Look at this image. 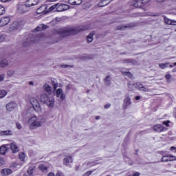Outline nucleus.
<instances>
[{
    "label": "nucleus",
    "mask_w": 176,
    "mask_h": 176,
    "mask_svg": "<svg viewBox=\"0 0 176 176\" xmlns=\"http://www.w3.org/2000/svg\"><path fill=\"white\" fill-rule=\"evenodd\" d=\"M86 30H89V28L86 26H80L76 28H64L63 29H59L55 32V34H58L62 38L65 36H68V35H73V34H78V32H80V31H86Z\"/></svg>",
    "instance_id": "nucleus-1"
},
{
    "label": "nucleus",
    "mask_w": 176,
    "mask_h": 176,
    "mask_svg": "<svg viewBox=\"0 0 176 176\" xmlns=\"http://www.w3.org/2000/svg\"><path fill=\"white\" fill-rule=\"evenodd\" d=\"M28 122L30 130H36L38 127H42V125L46 120L45 118L39 119L36 116H33L31 117Z\"/></svg>",
    "instance_id": "nucleus-2"
},
{
    "label": "nucleus",
    "mask_w": 176,
    "mask_h": 176,
    "mask_svg": "<svg viewBox=\"0 0 176 176\" xmlns=\"http://www.w3.org/2000/svg\"><path fill=\"white\" fill-rule=\"evenodd\" d=\"M41 102L46 104L49 108H53L54 107V96H47V94H42L40 97Z\"/></svg>",
    "instance_id": "nucleus-3"
},
{
    "label": "nucleus",
    "mask_w": 176,
    "mask_h": 176,
    "mask_svg": "<svg viewBox=\"0 0 176 176\" xmlns=\"http://www.w3.org/2000/svg\"><path fill=\"white\" fill-rule=\"evenodd\" d=\"M16 10L19 13H26L30 10L25 3H19L16 7Z\"/></svg>",
    "instance_id": "nucleus-4"
},
{
    "label": "nucleus",
    "mask_w": 176,
    "mask_h": 176,
    "mask_svg": "<svg viewBox=\"0 0 176 176\" xmlns=\"http://www.w3.org/2000/svg\"><path fill=\"white\" fill-rule=\"evenodd\" d=\"M30 101L34 109H35L36 112H41V111H42L41 105L39 104V102H38V100H36V98H31Z\"/></svg>",
    "instance_id": "nucleus-5"
},
{
    "label": "nucleus",
    "mask_w": 176,
    "mask_h": 176,
    "mask_svg": "<svg viewBox=\"0 0 176 176\" xmlns=\"http://www.w3.org/2000/svg\"><path fill=\"white\" fill-rule=\"evenodd\" d=\"M54 95L56 97H57V98H60V101H64V100H65V95L64 94V91H63L61 88L56 89L54 91Z\"/></svg>",
    "instance_id": "nucleus-6"
},
{
    "label": "nucleus",
    "mask_w": 176,
    "mask_h": 176,
    "mask_svg": "<svg viewBox=\"0 0 176 176\" xmlns=\"http://www.w3.org/2000/svg\"><path fill=\"white\" fill-rule=\"evenodd\" d=\"M69 6L65 3L56 4V12H64V10H68Z\"/></svg>",
    "instance_id": "nucleus-7"
},
{
    "label": "nucleus",
    "mask_w": 176,
    "mask_h": 176,
    "mask_svg": "<svg viewBox=\"0 0 176 176\" xmlns=\"http://www.w3.org/2000/svg\"><path fill=\"white\" fill-rule=\"evenodd\" d=\"M40 0H27L25 2L26 6L28 9L32 8V6H36L39 3Z\"/></svg>",
    "instance_id": "nucleus-8"
},
{
    "label": "nucleus",
    "mask_w": 176,
    "mask_h": 176,
    "mask_svg": "<svg viewBox=\"0 0 176 176\" xmlns=\"http://www.w3.org/2000/svg\"><path fill=\"white\" fill-rule=\"evenodd\" d=\"M131 105V98H130V96L126 95L125 96V98L124 99V103H123V107L124 109H127Z\"/></svg>",
    "instance_id": "nucleus-9"
},
{
    "label": "nucleus",
    "mask_w": 176,
    "mask_h": 176,
    "mask_svg": "<svg viewBox=\"0 0 176 176\" xmlns=\"http://www.w3.org/2000/svg\"><path fill=\"white\" fill-rule=\"evenodd\" d=\"M94 166H97V162L96 161H89L85 162L82 167L83 168H90L91 167H94Z\"/></svg>",
    "instance_id": "nucleus-10"
},
{
    "label": "nucleus",
    "mask_w": 176,
    "mask_h": 176,
    "mask_svg": "<svg viewBox=\"0 0 176 176\" xmlns=\"http://www.w3.org/2000/svg\"><path fill=\"white\" fill-rule=\"evenodd\" d=\"M36 13L38 14H42V13L43 14H46V13H47V6L44 5V6H41L40 8H38L36 10Z\"/></svg>",
    "instance_id": "nucleus-11"
},
{
    "label": "nucleus",
    "mask_w": 176,
    "mask_h": 176,
    "mask_svg": "<svg viewBox=\"0 0 176 176\" xmlns=\"http://www.w3.org/2000/svg\"><path fill=\"white\" fill-rule=\"evenodd\" d=\"M10 21V18L9 16L2 17L0 19V26L4 27V25H8Z\"/></svg>",
    "instance_id": "nucleus-12"
},
{
    "label": "nucleus",
    "mask_w": 176,
    "mask_h": 176,
    "mask_svg": "<svg viewBox=\"0 0 176 176\" xmlns=\"http://www.w3.org/2000/svg\"><path fill=\"white\" fill-rule=\"evenodd\" d=\"M1 174L3 176L12 175V174H13V170H12V169H10V168H6L1 170Z\"/></svg>",
    "instance_id": "nucleus-13"
},
{
    "label": "nucleus",
    "mask_w": 176,
    "mask_h": 176,
    "mask_svg": "<svg viewBox=\"0 0 176 176\" xmlns=\"http://www.w3.org/2000/svg\"><path fill=\"white\" fill-rule=\"evenodd\" d=\"M73 162L74 160H72V157L71 156L66 157L63 160V164H65V166H67V167H71V164Z\"/></svg>",
    "instance_id": "nucleus-14"
},
{
    "label": "nucleus",
    "mask_w": 176,
    "mask_h": 176,
    "mask_svg": "<svg viewBox=\"0 0 176 176\" xmlns=\"http://www.w3.org/2000/svg\"><path fill=\"white\" fill-rule=\"evenodd\" d=\"M153 130L157 131V133H162V131H166V127L163 126L162 124H157L153 126Z\"/></svg>",
    "instance_id": "nucleus-15"
},
{
    "label": "nucleus",
    "mask_w": 176,
    "mask_h": 176,
    "mask_svg": "<svg viewBox=\"0 0 176 176\" xmlns=\"http://www.w3.org/2000/svg\"><path fill=\"white\" fill-rule=\"evenodd\" d=\"M164 21L167 25H176V21L170 19L167 16H164Z\"/></svg>",
    "instance_id": "nucleus-16"
},
{
    "label": "nucleus",
    "mask_w": 176,
    "mask_h": 176,
    "mask_svg": "<svg viewBox=\"0 0 176 176\" xmlns=\"http://www.w3.org/2000/svg\"><path fill=\"white\" fill-rule=\"evenodd\" d=\"M42 38H43V34H35L33 38H31V41L34 43L38 42V41H41Z\"/></svg>",
    "instance_id": "nucleus-17"
},
{
    "label": "nucleus",
    "mask_w": 176,
    "mask_h": 176,
    "mask_svg": "<svg viewBox=\"0 0 176 176\" xmlns=\"http://www.w3.org/2000/svg\"><path fill=\"white\" fill-rule=\"evenodd\" d=\"M16 107H17V104H16L14 102H9L8 104H6L7 110H8L10 112L14 110L16 108Z\"/></svg>",
    "instance_id": "nucleus-18"
},
{
    "label": "nucleus",
    "mask_w": 176,
    "mask_h": 176,
    "mask_svg": "<svg viewBox=\"0 0 176 176\" xmlns=\"http://www.w3.org/2000/svg\"><path fill=\"white\" fill-rule=\"evenodd\" d=\"M16 75H19V73L16 70L9 69L7 71V76L9 78L16 77Z\"/></svg>",
    "instance_id": "nucleus-19"
},
{
    "label": "nucleus",
    "mask_w": 176,
    "mask_h": 176,
    "mask_svg": "<svg viewBox=\"0 0 176 176\" xmlns=\"http://www.w3.org/2000/svg\"><path fill=\"white\" fill-rule=\"evenodd\" d=\"M10 148L12 151V153H17L20 149L19 148V146H17V144L14 142H12L10 144Z\"/></svg>",
    "instance_id": "nucleus-20"
},
{
    "label": "nucleus",
    "mask_w": 176,
    "mask_h": 176,
    "mask_svg": "<svg viewBox=\"0 0 176 176\" xmlns=\"http://www.w3.org/2000/svg\"><path fill=\"white\" fill-rule=\"evenodd\" d=\"M111 1L109 0H100V2L98 3V6L99 8H104V6H107Z\"/></svg>",
    "instance_id": "nucleus-21"
},
{
    "label": "nucleus",
    "mask_w": 176,
    "mask_h": 176,
    "mask_svg": "<svg viewBox=\"0 0 176 176\" xmlns=\"http://www.w3.org/2000/svg\"><path fill=\"white\" fill-rule=\"evenodd\" d=\"M43 90H45L46 93H48L49 94H50L52 93V87L49 85V84L45 83L43 85Z\"/></svg>",
    "instance_id": "nucleus-22"
},
{
    "label": "nucleus",
    "mask_w": 176,
    "mask_h": 176,
    "mask_svg": "<svg viewBox=\"0 0 176 176\" xmlns=\"http://www.w3.org/2000/svg\"><path fill=\"white\" fill-rule=\"evenodd\" d=\"M43 30H46V25L44 24H41L36 28H35L33 32H38V31H43Z\"/></svg>",
    "instance_id": "nucleus-23"
},
{
    "label": "nucleus",
    "mask_w": 176,
    "mask_h": 176,
    "mask_svg": "<svg viewBox=\"0 0 176 176\" xmlns=\"http://www.w3.org/2000/svg\"><path fill=\"white\" fill-rule=\"evenodd\" d=\"M9 65V60L6 59H3L0 60V67L1 68H5V67H8Z\"/></svg>",
    "instance_id": "nucleus-24"
},
{
    "label": "nucleus",
    "mask_w": 176,
    "mask_h": 176,
    "mask_svg": "<svg viewBox=\"0 0 176 176\" xmlns=\"http://www.w3.org/2000/svg\"><path fill=\"white\" fill-rule=\"evenodd\" d=\"M51 83L52 85V87H53V89L54 90L56 91V89H57V87H58V82H57V80L56 79H52L51 80Z\"/></svg>",
    "instance_id": "nucleus-25"
},
{
    "label": "nucleus",
    "mask_w": 176,
    "mask_h": 176,
    "mask_svg": "<svg viewBox=\"0 0 176 176\" xmlns=\"http://www.w3.org/2000/svg\"><path fill=\"white\" fill-rule=\"evenodd\" d=\"M69 5H80L82 0H68Z\"/></svg>",
    "instance_id": "nucleus-26"
},
{
    "label": "nucleus",
    "mask_w": 176,
    "mask_h": 176,
    "mask_svg": "<svg viewBox=\"0 0 176 176\" xmlns=\"http://www.w3.org/2000/svg\"><path fill=\"white\" fill-rule=\"evenodd\" d=\"M6 152H8V148L5 145L0 146V155H6Z\"/></svg>",
    "instance_id": "nucleus-27"
},
{
    "label": "nucleus",
    "mask_w": 176,
    "mask_h": 176,
    "mask_svg": "<svg viewBox=\"0 0 176 176\" xmlns=\"http://www.w3.org/2000/svg\"><path fill=\"white\" fill-rule=\"evenodd\" d=\"M12 134H13V132L10 130H8V131H1L0 132V135H12Z\"/></svg>",
    "instance_id": "nucleus-28"
},
{
    "label": "nucleus",
    "mask_w": 176,
    "mask_h": 176,
    "mask_svg": "<svg viewBox=\"0 0 176 176\" xmlns=\"http://www.w3.org/2000/svg\"><path fill=\"white\" fill-rule=\"evenodd\" d=\"M132 6L135 8H140L141 6V0H132Z\"/></svg>",
    "instance_id": "nucleus-29"
},
{
    "label": "nucleus",
    "mask_w": 176,
    "mask_h": 176,
    "mask_svg": "<svg viewBox=\"0 0 176 176\" xmlns=\"http://www.w3.org/2000/svg\"><path fill=\"white\" fill-rule=\"evenodd\" d=\"M48 167L45 166L44 164H41L38 166V169L41 170L43 173H47Z\"/></svg>",
    "instance_id": "nucleus-30"
},
{
    "label": "nucleus",
    "mask_w": 176,
    "mask_h": 176,
    "mask_svg": "<svg viewBox=\"0 0 176 176\" xmlns=\"http://www.w3.org/2000/svg\"><path fill=\"white\" fill-rule=\"evenodd\" d=\"M123 63L127 65H134V60L132 59H124Z\"/></svg>",
    "instance_id": "nucleus-31"
},
{
    "label": "nucleus",
    "mask_w": 176,
    "mask_h": 176,
    "mask_svg": "<svg viewBox=\"0 0 176 176\" xmlns=\"http://www.w3.org/2000/svg\"><path fill=\"white\" fill-rule=\"evenodd\" d=\"M94 32L90 33L87 36V41L88 43H90V42H93V39H94Z\"/></svg>",
    "instance_id": "nucleus-32"
},
{
    "label": "nucleus",
    "mask_w": 176,
    "mask_h": 176,
    "mask_svg": "<svg viewBox=\"0 0 176 176\" xmlns=\"http://www.w3.org/2000/svg\"><path fill=\"white\" fill-rule=\"evenodd\" d=\"M142 84H141V82H133V87L134 89H139L140 90H141V88H142Z\"/></svg>",
    "instance_id": "nucleus-33"
},
{
    "label": "nucleus",
    "mask_w": 176,
    "mask_h": 176,
    "mask_svg": "<svg viewBox=\"0 0 176 176\" xmlns=\"http://www.w3.org/2000/svg\"><path fill=\"white\" fill-rule=\"evenodd\" d=\"M57 12V4L54 5L49 8L48 10H47V12L49 13V12Z\"/></svg>",
    "instance_id": "nucleus-34"
},
{
    "label": "nucleus",
    "mask_w": 176,
    "mask_h": 176,
    "mask_svg": "<svg viewBox=\"0 0 176 176\" xmlns=\"http://www.w3.org/2000/svg\"><path fill=\"white\" fill-rule=\"evenodd\" d=\"M6 96H8V91L4 89H0V98H4Z\"/></svg>",
    "instance_id": "nucleus-35"
},
{
    "label": "nucleus",
    "mask_w": 176,
    "mask_h": 176,
    "mask_svg": "<svg viewBox=\"0 0 176 176\" xmlns=\"http://www.w3.org/2000/svg\"><path fill=\"white\" fill-rule=\"evenodd\" d=\"M159 67L161 69H164L168 67V63H160Z\"/></svg>",
    "instance_id": "nucleus-36"
},
{
    "label": "nucleus",
    "mask_w": 176,
    "mask_h": 176,
    "mask_svg": "<svg viewBox=\"0 0 176 176\" xmlns=\"http://www.w3.org/2000/svg\"><path fill=\"white\" fill-rule=\"evenodd\" d=\"M19 159L21 162H24L25 160V154L24 153H20Z\"/></svg>",
    "instance_id": "nucleus-37"
},
{
    "label": "nucleus",
    "mask_w": 176,
    "mask_h": 176,
    "mask_svg": "<svg viewBox=\"0 0 176 176\" xmlns=\"http://www.w3.org/2000/svg\"><path fill=\"white\" fill-rule=\"evenodd\" d=\"M128 87L131 90H134V82L130 81L129 83L128 84Z\"/></svg>",
    "instance_id": "nucleus-38"
},
{
    "label": "nucleus",
    "mask_w": 176,
    "mask_h": 176,
    "mask_svg": "<svg viewBox=\"0 0 176 176\" xmlns=\"http://www.w3.org/2000/svg\"><path fill=\"white\" fill-rule=\"evenodd\" d=\"M141 91H145L146 93H147L148 91H152V89L146 88L145 87L142 86V88H140Z\"/></svg>",
    "instance_id": "nucleus-39"
},
{
    "label": "nucleus",
    "mask_w": 176,
    "mask_h": 176,
    "mask_svg": "<svg viewBox=\"0 0 176 176\" xmlns=\"http://www.w3.org/2000/svg\"><path fill=\"white\" fill-rule=\"evenodd\" d=\"M5 7L0 5V16L5 14Z\"/></svg>",
    "instance_id": "nucleus-40"
},
{
    "label": "nucleus",
    "mask_w": 176,
    "mask_h": 176,
    "mask_svg": "<svg viewBox=\"0 0 176 176\" xmlns=\"http://www.w3.org/2000/svg\"><path fill=\"white\" fill-rule=\"evenodd\" d=\"M6 38V35L5 34H0V43H2Z\"/></svg>",
    "instance_id": "nucleus-41"
},
{
    "label": "nucleus",
    "mask_w": 176,
    "mask_h": 176,
    "mask_svg": "<svg viewBox=\"0 0 176 176\" xmlns=\"http://www.w3.org/2000/svg\"><path fill=\"white\" fill-rule=\"evenodd\" d=\"M162 162H170V159L168 155V156H163L162 158Z\"/></svg>",
    "instance_id": "nucleus-42"
},
{
    "label": "nucleus",
    "mask_w": 176,
    "mask_h": 176,
    "mask_svg": "<svg viewBox=\"0 0 176 176\" xmlns=\"http://www.w3.org/2000/svg\"><path fill=\"white\" fill-rule=\"evenodd\" d=\"M169 157V162H174V160H176V157L174 155H168Z\"/></svg>",
    "instance_id": "nucleus-43"
},
{
    "label": "nucleus",
    "mask_w": 176,
    "mask_h": 176,
    "mask_svg": "<svg viewBox=\"0 0 176 176\" xmlns=\"http://www.w3.org/2000/svg\"><path fill=\"white\" fill-rule=\"evenodd\" d=\"M91 174H93V171L91 170H88L85 173H84L82 175V176H89V175H91Z\"/></svg>",
    "instance_id": "nucleus-44"
},
{
    "label": "nucleus",
    "mask_w": 176,
    "mask_h": 176,
    "mask_svg": "<svg viewBox=\"0 0 176 176\" xmlns=\"http://www.w3.org/2000/svg\"><path fill=\"white\" fill-rule=\"evenodd\" d=\"M5 74H0V82H3V80H5Z\"/></svg>",
    "instance_id": "nucleus-45"
},
{
    "label": "nucleus",
    "mask_w": 176,
    "mask_h": 176,
    "mask_svg": "<svg viewBox=\"0 0 176 176\" xmlns=\"http://www.w3.org/2000/svg\"><path fill=\"white\" fill-rule=\"evenodd\" d=\"M150 0H140V5L141 3L142 5H145V3H148V2H149Z\"/></svg>",
    "instance_id": "nucleus-46"
},
{
    "label": "nucleus",
    "mask_w": 176,
    "mask_h": 176,
    "mask_svg": "<svg viewBox=\"0 0 176 176\" xmlns=\"http://www.w3.org/2000/svg\"><path fill=\"white\" fill-rule=\"evenodd\" d=\"M16 126L18 130H21V124L16 122Z\"/></svg>",
    "instance_id": "nucleus-47"
},
{
    "label": "nucleus",
    "mask_w": 176,
    "mask_h": 176,
    "mask_svg": "<svg viewBox=\"0 0 176 176\" xmlns=\"http://www.w3.org/2000/svg\"><path fill=\"white\" fill-rule=\"evenodd\" d=\"M169 124H170V121H164L163 122V124H164L165 126H166V127H168L170 125H169Z\"/></svg>",
    "instance_id": "nucleus-48"
},
{
    "label": "nucleus",
    "mask_w": 176,
    "mask_h": 176,
    "mask_svg": "<svg viewBox=\"0 0 176 176\" xmlns=\"http://www.w3.org/2000/svg\"><path fill=\"white\" fill-rule=\"evenodd\" d=\"M55 176H64V174H63L62 172L58 171V172L56 173V175H55Z\"/></svg>",
    "instance_id": "nucleus-49"
},
{
    "label": "nucleus",
    "mask_w": 176,
    "mask_h": 176,
    "mask_svg": "<svg viewBox=\"0 0 176 176\" xmlns=\"http://www.w3.org/2000/svg\"><path fill=\"white\" fill-rule=\"evenodd\" d=\"M165 78H166V79L167 80H170V79H171V75H170V74H166V75L165 76Z\"/></svg>",
    "instance_id": "nucleus-50"
},
{
    "label": "nucleus",
    "mask_w": 176,
    "mask_h": 176,
    "mask_svg": "<svg viewBox=\"0 0 176 176\" xmlns=\"http://www.w3.org/2000/svg\"><path fill=\"white\" fill-rule=\"evenodd\" d=\"M125 75H126V76H129V78H131L133 76V74H131V73L130 72H126Z\"/></svg>",
    "instance_id": "nucleus-51"
},
{
    "label": "nucleus",
    "mask_w": 176,
    "mask_h": 176,
    "mask_svg": "<svg viewBox=\"0 0 176 176\" xmlns=\"http://www.w3.org/2000/svg\"><path fill=\"white\" fill-rule=\"evenodd\" d=\"M105 109H108V108H111V104L108 103L104 105Z\"/></svg>",
    "instance_id": "nucleus-52"
},
{
    "label": "nucleus",
    "mask_w": 176,
    "mask_h": 176,
    "mask_svg": "<svg viewBox=\"0 0 176 176\" xmlns=\"http://www.w3.org/2000/svg\"><path fill=\"white\" fill-rule=\"evenodd\" d=\"M109 79V76H107L104 80L105 83H107V85H109V83L108 82V80Z\"/></svg>",
    "instance_id": "nucleus-53"
},
{
    "label": "nucleus",
    "mask_w": 176,
    "mask_h": 176,
    "mask_svg": "<svg viewBox=\"0 0 176 176\" xmlns=\"http://www.w3.org/2000/svg\"><path fill=\"white\" fill-rule=\"evenodd\" d=\"M133 176H140V175L139 172L133 173Z\"/></svg>",
    "instance_id": "nucleus-54"
},
{
    "label": "nucleus",
    "mask_w": 176,
    "mask_h": 176,
    "mask_svg": "<svg viewBox=\"0 0 176 176\" xmlns=\"http://www.w3.org/2000/svg\"><path fill=\"white\" fill-rule=\"evenodd\" d=\"M68 67H72L67 65H62V68H68Z\"/></svg>",
    "instance_id": "nucleus-55"
},
{
    "label": "nucleus",
    "mask_w": 176,
    "mask_h": 176,
    "mask_svg": "<svg viewBox=\"0 0 176 176\" xmlns=\"http://www.w3.org/2000/svg\"><path fill=\"white\" fill-rule=\"evenodd\" d=\"M1 2L6 3V2H10L12 0H0Z\"/></svg>",
    "instance_id": "nucleus-56"
},
{
    "label": "nucleus",
    "mask_w": 176,
    "mask_h": 176,
    "mask_svg": "<svg viewBox=\"0 0 176 176\" xmlns=\"http://www.w3.org/2000/svg\"><path fill=\"white\" fill-rule=\"evenodd\" d=\"M164 1H166V0H157V2H158L159 3H162L164 2Z\"/></svg>",
    "instance_id": "nucleus-57"
},
{
    "label": "nucleus",
    "mask_w": 176,
    "mask_h": 176,
    "mask_svg": "<svg viewBox=\"0 0 176 176\" xmlns=\"http://www.w3.org/2000/svg\"><path fill=\"white\" fill-rule=\"evenodd\" d=\"M175 146H171L170 148V151H175Z\"/></svg>",
    "instance_id": "nucleus-58"
},
{
    "label": "nucleus",
    "mask_w": 176,
    "mask_h": 176,
    "mask_svg": "<svg viewBox=\"0 0 176 176\" xmlns=\"http://www.w3.org/2000/svg\"><path fill=\"white\" fill-rule=\"evenodd\" d=\"M135 100H137V101H138V100H141V96H136L135 97Z\"/></svg>",
    "instance_id": "nucleus-59"
},
{
    "label": "nucleus",
    "mask_w": 176,
    "mask_h": 176,
    "mask_svg": "<svg viewBox=\"0 0 176 176\" xmlns=\"http://www.w3.org/2000/svg\"><path fill=\"white\" fill-rule=\"evenodd\" d=\"M47 176H54V173L50 172V173L47 175Z\"/></svg>",
    "instance_id": "nucleus-60"
},
{
    "label": "nucleus",
    "mask_w": 176,
    "mask_h": 176,
    "mask_svg": "<svg viewBox=\"0 0 176 176\" xmlns=\"http://www.w3.org/2000/svg\"><path fill=\"white\" fill-rule=\"evenodd\" d=\"M30 86H34V82L32 81L29 82Z\"/></svg>",
    "instance_id": "nucleus-61"
},
{
    "label": "nucleus",
    "mask_w": 176,
    "mask_h": 176,
    "mask_svg": "<svg viewBox=\"0 0 176 176\" xmlns=\"http://www.w3.org/2000/svg\"><path fill=\"white\" fill-rule=\"evenodd\" d=\"M170 14H172L173 16H176V12H170Z\"/></svg>",
    "instance_id": "nucleus-62"
},
{
    "label": "nucleus",
    "mask_w": 176,
    "mask_h": 176,
    "mask_svg": "<svg viewBox=\"0 0 176 176\" xmlns=\"http://www.w3.org/2000/svg\"><path fill=\"white\" fill-rule=\"evenodd\" d=\"M14 25H16V23H12V25L10 26V28H14Z\"/></svg>",
    "instance_id": "nucleus-63"
},
{
    "label": "nucleus",
    "mask_w": 176,
    "mask_h": 176,
    "mask_svg": "<svg viewBox=\"0 0 176 176\" xmlns=\"http://www.w3.org/2000/svg\"><path fill=\"white\" fill-rule=\"evenodd\" d=\"M96 120H99V119H100V116H96Z\"/></svg>",
    "instance_id": "nucleus-64"
}]
</instances>
